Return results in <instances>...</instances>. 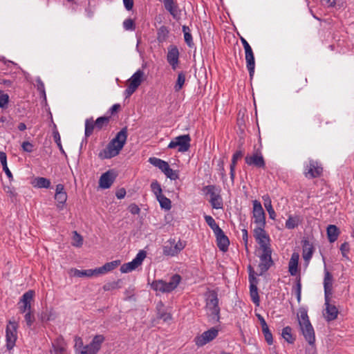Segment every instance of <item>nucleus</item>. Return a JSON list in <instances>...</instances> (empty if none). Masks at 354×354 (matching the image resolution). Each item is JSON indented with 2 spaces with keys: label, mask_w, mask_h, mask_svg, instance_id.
I'll use <instances>...</instances> for the list:
<instances>
[{
  "label": "nucleus",
  "mask_w": 354,
  "mask_h": 354,
  "mask_svg": "<svg viewBox=\"0 0 354 354\" xmlns=\"http://www.w3.org/2000/svg\"><path fill=\"white\" fill-rule=\"evenodd\" d=\"M127 127H123L115 137L107 145L106 147L99 153L101 159H109L116 156L126 143L128 133Z\"/></svg>",
  "instance_id": "1"
},
{
  "label": "nucleus",
  "mask_w": 354,
  "mask_h": 354,
  "mask_svg": "<svg viewBox=\"0 0 354 354\" xmlns=\"http://www.w3.org/2000/svg\"><path fill=\"white\" fill-rule=\"evenodd\" d=\"M206 308L207 314L213 322H218L220 319V308L217 292L214 290L209 292L206 299Z\"/></svg>",
  "instance_id": "2"
},
{
  "label": "nucleus",
  "mask_w": 354,
  "mask_h": 354,
  "mask_svg": "<svg viewBox=\"0 0 354 354\" xmlns=\"http://www.w3.org/2000/svg\"><path fill=\"white\" fill-rule=\"evenodd\" d=\"M144 72L142 70L137 71L128 80V86L125 90L127 97L131 96L139 87L144 80Z\"/></svg>",
  "instance_id": "3"
},
{
  "label": "nucleus",
  "mask_w": 354,
  "mask_h": 354,
  "mask_svg": "<svg viewBox=\"0 0 354 354\" xmlns=\"http://www.w3.org/2000/svg\"><path fill=\"white\" fill-rule=\"evenodd\" d=\"M190 141L191 138L189 134L179 136L170 142L168 148L174 149L178 147V151L185 152L190 148Z\"/></svg>",
  "instance_id": "4"
},
{
  "label": "nucleus",
  "mask_w": 354,
  "mask_h": 354,
  "mask_svg": "<svg viewBox=\"0 0 354 354\" xmlns=\"http://www.w3.org/2000/svg\"><path fill=\"white\" fill-rule=\"evenodd\" d=\"M105 337L102 335H96L89 344L84 346L80 354H97L100 351Z\"/></svg>",
  "instance_id": "5"
},
{
  "label": "nucleus",
  "mask_w": 354,
  "mask_h": 354,
  "mask_svg": "<svg viewBox=\"0 0 354 354\" xmlns=\"http://www.w3.org/2000/svg\"><path fill=\"white\" fill-rule=\"evenodd\" d=\"M253 218L257 226H266V213L258 201H253Z\"/></svg>",
  "instance_id": "6"
},
{
  "label": "nucleus",
  "mask_w": 354,
  "mask_h": 354,
  "mask_svg": "<svg viewBox=\"0 0 354 354\" xmlns=\"http://www.w3.org/2000/svg\"><path fill=\"white\" fill-rule=\"evenodd\" d=\"M218 330L214 327L211 328L202 333V335L196 337L195 343L198 346H203L216 337Z\"/></svg>",
  "instance_id": "7"
},
{
  "label": "nucleus",
  "mask_w": 354,
  "mask_h": 354,
  "mask_svg": "<svg viewBox=\"0 0 354 354\" xmlns=\"http://www.w3.org/2000/svg\"><path fill=\"white\" fill-rule=\"evenodd\" d=\"M17 323L12 322H10L6 327V347L8 350H11L15 345L17 338Z\"/></svg>",
  "instance_id": "8"
},
{
  "label": "nucleus",
  "mask_w": 354,
  "mask_h": 354,
  "mask_svg": "<svg viewBox=\"0 0 354 354\" xmlns=\"http://www.w3.org/2000/svg\"><path fill=\"white\" fill-rule=\"evenodd\" d=\"M271 254L272 250H263L262 254L260 256L261 262L259 264L260 269L259 275H262L274 264Z\"/></svg>",
  "instance_id": "9"
},
{
  "label": "nucleus",
  "mask_w": 354,
  "mask_h": 354,
  "mask_svg": "<svg viewBox=\"0 0 354 354\" xmlns=\"http://www.w3.org/2000/svg\"><path fill=\"white\" fill-rule=\"evenodd\" d=\"M245 161L250 166L262 169L266 167V162L261 152L257 151L252 155H247Z\"/></svg>",
  "instance_id": "10"
},
{
  "label": "nucleus",
  "mask_w": 354,
  "mask_h": 354,
  "mask_svg": "<svg viewBox=\"0 0 354 354\" xmlns=\"http://www.w3.org/2000/svg\"><path fill=\"white\" fill-rule=\"evenodd\" d=\"M300 329L304 336L305 339L311 346H313L315 342V336L313 327L310 322H308L306 324L301 325L300 323Z\"/></svg>",
  "instance_id": "11"
},
{
  "label": "nucleus",
  "mask_w": 354,
  "mask_h": 354,
  "mask_svg": "<svg viewBox=\"0 0 354 354\" xmlns=\"http://www.w3.org/2000/svg\"><path fill=\"white\" fill-rule=\"evenodd\" d=\"M116 175L115 173L109 170L105 173L102 174L99 180V187L102 189L109 188L113 183L115 179Z\"/></svg>",
  "instance_id": "12"
},
{
  "label": "nucleus",
  "mask_w": 354,
  "mask_h": 354,
  "mask_svg": "<svg viewBox=\"0 0 354 354\" xmlns=\"http://www.w3.org/2000/svg\"><path fill=\"white\" fill-rule=\"evenodd\" d=\"M216 238L217 246L219 250L222 252H226L228 250L230 245V240L228 237L225 234L223 230H220L215 234Z\"/></svg>",
  "instance_id": "13"
},
{
  "label": "nucleus",
  "mask_w": 354,
  "mask_h": 354,
  "mask_svg": "<svg viewBox=\"0 0 354 354\" xmlns=\"http://www.w3.org/2000/svg\"><path fill=\"white\" fill-rule=\"evenodd\" d=\"M245 60L247 68L252 78L254 73L255 61L254 56L251 46L245 49Z\"/></svg>",
  "instance_id": "14"
},
{
  "label": "nucleus",
  "mask_w": 354,
  "mask_h": 354,
  "mask_svg": "<svg viewBox=\"0 0 354 354\" xmlns=\"http://www.w3.org/2000/svg\"><path fill=\"white\" fill-rule=\"evenodd\" d=\"M179 51L176 46H170L169 48L167 59L168 63L172 66L173 69H176V66L178 63Z\"/></svg>",
  "instance_id": "15"
},
{
  "label": "nucleus",
  "mask_w": 354,
  "mask_h": 354,
  "mask_svg": "<svg viewBox=\"0 0 354 354\" xmlns=\"http://www.w3.org/2000/svg\"><path fill=\"white\" fill-rule=\"evenodd\" d=\"M314 252V247L312 243L307 239L302 241V256L306 264L308 263L312 258Z\"/></svg>",
  "instance_id": "16"
},
{
  "label": "nucleus",
  "mask_w": 354,
  "mask_h": 354,
  "mask_svg": "<svg viewBox=\"0 0 354 354\" xmlns=\"http://www.w3.org/2000/svg\"><path fill=\"white\" fill-rule=\"evenodd\" d=\"M257 316L260 322V324L261 326L262 332L263 333L265 340L266 341L268 344L272 345L273 344V337L266 322L261 315H257Z\"/></svg>",
  "instance_id": "17"
},
{
  "label": "nucleus",
  "mask_w": 354,
  "mask_h": 354,
  "mask_svg": "<svg viewBox=\"0 0 354 354\" xmlns=\"http://www.w3.org/2000/svg\"><path fill=\"white\" fill-rule=\"evenodd\" d=\"M323 171V168L318 165V162L314 160H310L309 162V169L306 175H309L310 178L319 177Z\"/></svg>",
  "instance_id": "18"
},
{
  "label": "nucleus",
  "mask_w": 354,
  "mask_h": 354,
  "mask_svg": "<svg viewBox=\"0 0 354 354\" xmlns=\"http://www.w3.org/2000/svg\"><path fill=\"white\" fill-rule=\"evenodd\" d=\"M325 306L326 314V316L325 317L326 319L328 322L335 320L339 313L338 309L334 304H331L330 302H325Z\"/></svg>",
  "instance_id": "19"
},
{
  "label": "nucleus",
  "mask_w": 354,
  "mask_h": 354,
  "mask_svg": "<svg viewBox=\"0 0 354 354\" xmlns=\"http://www.w3.org/2000/svg\"><path fill=\"white\" fill-rule=\"evenodd\" d=\"M299 259V254L297 252H294L288 263V272L291 276H295L298 272Z\"/></svg>",
  "instance_id": "20"
},
{
  "label": "nucleus",
  "mask_w": 354,
  "mask_h": 354,
  "mask_svg": "<svg viewBox=\"0 0 354 354\" xmlns=\"http://www.w3.org/2000/svg\"><path fill=\"white\" fill-rule=\"evenodd\" d=\"M121 263L120 260H115L111 262L106 263L104 266L97 268V272L98 275L103 274L106 272H110L115 269Z\"/></svg>",
  "instance_id": "21"
},
{
  "label": "nucleus",
  "mask_w": 354,
  "mask_h": 354,
  "mask_svg": "<svg viewBox=\"0 0 354 354\" xmlns=\"http://www.w3.org/2000/svg\"><path fill=\"white\" fill-rule=\"evenodd\" d=\"M180 280L181 277L179 274H176L170 278L169 282L165 281V286H164V288L165 289V292H169L174 290L180 282Z\"/></svg>",
  "instance_id": "22"
},
{
  "label": "nucleus",
  "mask_w": 354,
  "mask_h": 354,
  "mask_svg": "<svg viewBox=\"0 0 354 354\" xmlns=\"http://www.w3.org/2000/svg\"><path fill=\"white\" fill-rule=\"evenodd\" d=\"M243 152L241 149L237 150L233 155L232 162L230 164V178L232 183H234L235 176V167L237 163V160L242 158Z\"/></svg>",
  "instance_id": "23"
},
{
  "label": "nucleus",
  "mask_w": 354,
  "mask_h": 354,
  "mask_svg": "<svg viewBox=\"0 0 354 354\" xmlns=\"http://www.w3.org/2000/svg\"><path fill=\"white\" fill-rule=\"evenodd\" d=\"M266 226H257L254 230V237L256 240H260V239H266L267 240V242L270 241V236L267 234V232L265 230Z\"/></svg>",
  "instance_id": "24"
},
{
  "label": "nucleus",
  "mask_w": 354,
  "mask_h": 354,
  "mask_svg": "<svg viewBox=\"0 0 354 354\" xmlns=\"http://www.w3.org/2000/svg\"><path fill=\"white\" fill-rule=\"evenodd\" d=\"M266 226H257L254 230V237L256 240H260V239H266L267 240V242L270 241V236L267 234V232L265 230Z\"/></svg>",
  "instance_id": "25"
},
{
  "label": "nucleus",
  "mask_w": 354,
  "mask_h": 354,
  "mask_svg": "<svg viewBox=\"0 0 354 354\" xmlns=\"http://www.w3.org/2000/svg\"><path fill=\"white\" fill-rule=\"evenodd\" d=\"M328 239L330 243L335 242L339 234V228L335 225H329L326 230Z\"/></svg>",
  "instance_id": "26"
},
{
  "label": "nucleus",
  "mask_w": 354,
  "mask_h": 354,
  "mask_svg": "<svg viewBox=\"0 0 354 354\" xmlns=\"http://www.w3.org/2000/svg\"><path fill=\"white\" fill-rule=\"evenodd\" d=\"M174 239H170L163 247V254L165 256H175L178 254V250L174 248Z\"/></svg>",
  "instance_id": "27"
},
{
  "label": "nucleus",
  "mask_w": 354,
  "mask_h": 354,
  "mask_svg": "<svg viewBox=\"0 0 354 354\" xmlns=\"http://www.w3.org/2000/svg\"><path fill=\"white\" fill-rule=\"evenodd\" d=\"M74 276L77 277H91L93 276H97L98 273L97 272V269H89V270H80L77 269H74L73 270Z\"/></svg>",
  "instance_id": "28"
},
{
  "label": "nucleus",
  "mask_w": 354,
  "mask_h": 354,
  "mask_svg": "<svg viewBox=\"0 0 354 354\" xmlns=\"http://www.w3.org/2000/svg\"><path fill=\"white\" fill-rule=\"evenodd\" d=\"M149 162L153 166L159 168L162 172L169 166L167 162L156 157L149 158Z\"/></svg>",
  "instance_id": "29"
},
{
  "label": "nucleus",
  "mask_w": 354,
  "mask_h": 354,
  "mask_svg": "<svg viewBox=\"0 0 354 354\" xmlns=\"http://www.w3.org/2000/svg\"><path fill=\"white\" fill-rule=\"evenodd\" d=\"M32 185L38 188H49L50 181L49 179L44 177H37L32 181Z\"/></svg>",
  "instance_id": "30"
},
{
  "label": "nucleus",
  "mask_w": 354,
  "mask_h": 354,
  "mask_svg": "<svg viewBox=\"0 0 354 354\" xmlns=\"http://www.w3.org/2000/svg\"><path fill=\"white\" fill-rule=\"evenodd\" d=\"M257 283L250 284V294L252 302L257 306H259L260 299L258 293Z\"/></svg>",
  "instance_id": "31"
},
{
  "label": "nucleus",
  "mask_w": 354,
  "mask_h": 354,
  "mask_svg": "<svg viewBox=\"0 0 354 354\" xmlns=\"http://www.w3.org/2000/svg\"><path fill=\"white\" fill-rule=\"evenodd\" d=\"M263 199L264 201V206L269 214L270 218L274 220L275 218L276 214L274 209L272 208L270 197L268 195L264 196H263Z\"/></svg>",
  "instance_id": "32"
},
{
  "label": "nucleus",
  "mask_w": 354,
  "mask_h": 354,
  "mask_svg": "<svg viewBox=\"0 0 354 354\" xmlns=\"http://www.w3.org/2000/svg\"><path fill=\"white\" fill-rule=\"evenodd\" d=\"M299 314L297 315L298 317V322L299 324L300 325V323L301 325L306 324L308 322H310L308 316V312L306 308L304 307H300L299 308Z\"/></svg>",
  "instance_id": "33"
},
{
  "label": "nucleus",
  "mask_w": 354,
  "mask_h": 354,
  "mask_svg": "<svg viewBox=\"0 0 354 354\" xmlns=\"http://www.w3.org/2000/svg\"><path fill=\"white\" fill-rule=\"evenodd\" d=\"M156 198L158 201L162 209H165L166 210H169L171 208V202L170 199L167 198L163 194L158 196V197Z\"/></svg>",
  "instance_id": "34"
},
{
  "label": "nucleus",
  "mask_w": 354,
  "mask_h": 354,
  "mask_svg": "<svg viewBox=\"0 0 354 354\" xmlns=\"http://www.w3.org/2000/svg\"><path fill=\"white\" fill-rule=\"evenodd\" d=\"M281 336L289 344H292L295 340V338L292 335V328L290 326L283 328Z\"/></svg>",
  "instance_id": "35"
},
{
  "label": "nucleus",
  "mask_w": 354,
  "mask_h": 354,
  "mask_svg": "<svg viewBox=\"0 0 354 354\" xmlns=\"http://www.w3.org/2000/svg\"><path fill=\"white\" fill-rule=\"evenodd\" d=\"M95 128V122L93 118L86 119L85 121V137H89Z\"/></svg>",
  "instance_id": "36"
},
{
  "label": "nucleus",
  "mask_w": 354,
  "mask_h": 354,
  "mask_svg": "<svg viewBox=\"0 0 354 354\" xmlns=\"http://www.w3.org/2000/svg\"><path fill=\"white\" fill-rule=\"evenodd\" d=\"M55 199L57 201V207L59 209H63L64 204L67 200V194L66 192H63L60 194H55Z\"/></svg>",
  "instance_id": "37"
},
{
  "label": "nucleus",
  "mask_w": 354,
  "mask_h": 354,
  "mask_svg": "<svg viewBox=\"0 0 354 354\" xmlns=\"http://www.w3.org/2000/svg\"><path fill=\"white\" fill-rule=\"evenodd\" d=\"M53 349L50 350V354H67L66 349L58 341L52 345Z\"/></svg>",
  "instance_id": "38"
},
{
  "label": "nucleus",
  "mask_w": 354,
  "mask_h": 354,
  "mask_svg": "<svg viewBox=\"0 0 354 354\" xmlns=\"http://www.w3.org/2000/svg\"><path fill=\"white\" fill-rule=\"evenodd\" d=\"M110 120V117L108 116H102L98 118L95 121V128L97 130H101L103 127L107 126Z\"/></svg>",
  "instance_id": "39"
},
{
  "label": "nucleus",
  "mask_w": 354,
  "mask_h": 354,
  "mask_svg": "<svg viewBox=\"0 0 354 354\" xmlns=\"http://www.w3.org/2000/svg\"><path fill=\"white\" fill-rule=\"evenodd\" d=\"M205 220L207 224L211 227V229L214 231V234L222 230L215 222L214 219L209 215L205 216Z\"/></svg>",
  "instance_id": "40"
},
{
  "label": "nucleus",
  "mask_w": 354,
  "mask_h": 354,
  "mask_svg": "<svg viewBox=\"0 0 354 354\" xmlns=\"http://www.w3.org/2000/svg\"><path fill=\"white\" fill-rule=\"evenodd\" d=\"M122 279H118L116 281H112L105 283L102 288L104 291H109L117 288H121Z\"/></svg>",
  "instance_id": "41"
},
{
  "label": "nucleus",
  "mask_w": 354,
  "mask_h": 354,
  "mask_svg": "<svg viewBox=\"0 0 354 354\" xmlns=\"http://www.w3.org/2000/svg\"><path fill=\"white\" fill-rule=\"evenodd\" d=\"M71 244L75 247H81L83 244L82 236L77 233V231L73 232L72 243Z\"/></svg>",
  "instance_id": "42"
},
{
  "label": "nucleus",
  "mask_w": 354,
  "mask_h": 354,
  "mask_svg": "<svg viewBox=\"0 0 354 354\" xmlns=\"http://www.w3.org/2000/svg\"><path fill=\"white\" fill-rule=\"evenodd\" d=\"M138 266L136 264V263L133 261V260L131 262H129L127 263H124L120 267V271L122 273H127L129 272H131L133 270H135Z\"/></svg>",
  "instance_id": "43"
},
{
  "label": "nucleus",
  "mask_w": 354,
  "mask_h": 354,
  "mask_svg": "<svg viewBox=\"0 0 354 354\" xmlns=\"http://www.w3.org/2000/svg\"><path fill=\"white\" fill-rule=\"evenodd\" d=\"M296 285L295 288V292L297 296V300L298 303L301 301V277L299 275L296 278Z\"/></svg>",
  "instance_id": "44"
},
{
  "label": "nucleus",
  "mask_w": 354,
  "mask_h": 354,
  "mask_svg": "<svg viewBox=\"0 0 354 354\" xmlns=\"http://www.w3.org/2000/svg\"><path fill=\"white\" fill-rule=\"evenodd\" d=\"M53 136L54 140L56 142V144L57 145V146H58L61 153L66 156V153H65V151H64V149L62 147V145L61 144V140H60L59 133L57 131V130L56 129V126L55 125V130L53 132Z\"/></svg>",
  "instance_id": "45"
},
{
  "label": "nucleus",
  "mask_w": 354,
  "mask_h": 354,
  "mask_svg": "<svg viewBox=\"0 0 354 354\" xmlns=\"http://www.w3.org/2000/svg\"><path fill=\"white\" fill-rule=\"evenodd\" d=\"M9 95L0 90V108L4 109L8 107Z\"/></svg>",
  "instance_id": "46"
},
{
  "label": "nucleus",
  "mask_w": 354,
  "mask_h": 354,
  "mask_svg": "<svg viewBox=\"0 0 354 354\" xmlns=\"http://www.w3.org/2000/svg\"><path fill=\"white\" fill-rule=\"evenodd\" d=\"M163 173L171 180H176L179 178L178 171L173 170L169 166Z\"/></svg>",
  "instance_id": "47"
},
{
  "label": "nucleus",
  "mask_w": 354,
  "mask_h": 354,
  "mask_svg": "<svg viewBox=\"0 0 354 354\" xmlns=\"http://www.w3.org/2000/svg\"><path fill=\"white\" fill-rule=\"evenodd\" d=\"M210 202L213 208L221 209L223 207V202L219 195L211 197Z\"/></svg>",
  "instance_id": "48"
},
{
  "label": "nucleus",
  "mask_w": 354,
  "mask_h": 354,
  "mask_svg": "<svg viewBox=\"0 0 354 354\" xmlns=\"http://www.w3.org/2000/svg\"><path fill=\"white\" fill-rule=\"evenodd\" d=\"M164 286H165V281L162 280L154 281H153V283L151 285V288L153 290H155L156 291L159 290L162 292H165V289L164 288Z\"/></svg>",
  "instance_id": "49"
},
{
  "label": "nucleus",
  "mask_w": 354,
  "mask_h": 354,
  "mask_svg": "<svg viewBox=\"0 0 354 354\" xmlns=\"http://www.w3.org/2000/svg\"><path fill=\"white\" fill-rule=\"evenodd\" d=\"M34 294L35 292L33 290L27 291L23 295L21 301H22L24 304H30V301L32 299Z\"/></svg>",
  "instance_id": "50"
},
{
  "label": "nucleus",
  "mask_w": 354,
  "mask_h": 354,
  "mask_svg": "<svg viewBox=\"0 0 354 354\" xmlns=\"http://www.w3.org/2000/svg\"><path fill=\"white\" fill-rule=\"evenodd\" d=\"M151 188L153 194L156 195V198L158 197V196L162 194L161 186L157 180H154L153 182L151 183Z\"/></svg>",
  "instance_id": "51"
},
{
  "label": "nucleus",
  "mask_w": 354,
  "mask_h": 354,
  "mask_svg": "<svg viewBox=\"0 0 354 354\" xmlns=\"http://www.w3.org/2000/svg\"><path fill=\"white\" fill-rule=\"evenodd\" d=\"M185 75L183 74V73H180L178 75L177 82L175 85V91H178L182 88V87L185 83Z\"/></svg>",
  "instance_id": "52"
},
{
  "label": "nucleus",
  "mask_w": 354,
  "mask_h": 354,
  "mask_svg": "<svg viewBox=\"0 0 354 354\" xmlns=\"http://www.w3.org/2000/svg\"><path fill=\"white\" fill-rule=\"evenodd\" d=\"M298 225V219L296 217L289 216L286 222V227L288 229H294Z\"/></svg>",
  "instance_id": "53"
},
{
  "label": "nucleus",
  "mask_w": 354,
  "mask_h": 354,
  "mask_svg": "<svg viewBox=\"0 0 354 354\" xmlns=\"http://www.w3.org/2000/svg\"><path fill=\"white\" fill-rule=\"evenodd\" d=\"M124 28L127 30H135L136 24L133 19H127L123 22Z\"/></svg>",
  "instance_id": "54"
},
{
  "label": "nucleus",
  "mask_w": 354,
  "mask_h": 354,
  "mask_svg": "<svg viewBox=\"0 0 354 354\" xmlns=\"http://www.w3.org/2000/svg\"><path fill=\"white\" fill-rule=\"evenodd\" d=\"M147 253L144 250H140L136 255V258L133 259V261L136 264L139 266L142 264V262L146 257Z\"/></svg>",
  "instance_id": "55"
},
{
  "label": "nucleus",
  "mask_w": 354,
  "mask_h": 354,
  "mask_svg": "<svg viewBox=\"0 0 354 354\" xmlns=\"http://www.w3.org/2000/svg\"><path fill=\"white\" fill-rule=\"evenodd\" d=\"M333 275L327 270L325 271L324 287L333 286Z\"/></svg>",
  "instance_id": "56"
},
{
  "label": "nucleus",
  "mask_w": 354,
  "mask_h": 354,
  "mask_svg": "<svg viewBox=\"0 0 354 354\" xmlns=\"http://www.w3.org/2000/svg\"><path fill=\"white\" fill-rule=\"evenodd\" d=\"M248 270H249V281H250V284H252V283H258V280H257V277H255V272L254 271L253 268L250 265L248 266Z\"/></svg>",
  "instance_id": "57"
},
{
  "label": "nucleus",
  "mask_w": 354,
  "mask_h": 354,
  "mask_svg": "<svg viewBox=\"0 0 354 354\" xmlns=\"http://www.w3.org/2000/svg\"><path fill=\"white\" fill-rule=\"evenodd\" d=\"M333 286L324 287L325 302H330Z\"/></svg>",
  "instance_id": "58"
},
{
  "label": "nucleus",
  "mask_w": 354,
  "mask_h": 354,
  "mask_svg": "<svg viewBox=\"0 0 354 354\" xmlns=\"http://www.w3.org/2000/svg\"><path fill=\"white\" fill-rule=\"evenodd\" d=\"M259 244L261 249L263 250H271L270 248V242H267L266 239L256 240Z\"/></svg>",
  "instance_id": "59"
},
{
  "label": "nucleus",
  "mask_w": 354,
  "mask_h": 354,
  "mask_svg": "<svg viewBox=\"0 0 354 354\" xmlns=\"http://www.w3.org/2000/svg\"><path fill=\"white\" fill-rule=\"evenodd\" d=\"M21 147L26 152H32L33 151V145L28 141H25L22 143Z\"/></svg>",
  "instance_id": "60"
},
{
  "label": "nucleus",
  "mask_w": 354,
  "mask_h": 354,
  "mask_svg": "<svg viewBox=\"0 0 354 354\" xmlns=\"http://www.w3.org/2000/svg\"><path fill=\"white\" fill-rule=\"evenodd\" d=\"M25 321L28 326H30L35 322L34 315L30 311L25 315Z\"/></svg>",
  "instance_id": "61"
},
{
  "label": "nucleus",
  "mask_w": 354,
  "mask_h": 354,
  "mask_svg": "<svg viewBox=\"0 0 354 354\" xmlns=\"http://www.w3.org/2000/svg\"><path fill=\"white\" fill-rule=\"evenodd\" d=\"M157 317L158 319H163L165 322L171 319L170 314L164 313V312H161V311L158 312Z\"/></svg>",
  "instance_id": "62"
},
{
  "label": "nucleus",
  "mask_w": 354,
  "mask_h": 354,
  "mask_svg": "<svg viewBox=\"0 0 354 354\" xmlns=\"http://www.w3.org/2000/svg\"><path fill=\"white\" fill-rule=\"evenodd\" d=\"M185 41L188 45V46L192 47L194 45L192 36L190 32H185L184 35Z\"/></svg>",
  "instance_id": "63"
},
{
  "label": "nucleus",
  "mask_w": 354,
  "mask_h": 354,
  "mask_svg": "<svg viewBox=\"0 0 354 354\" xmlns=\"http://www.w3.org/2000/svg\"><path fill=\"white\" fill-rule=\"evenodd\" d=\"M129 210L133 214H138L140 212V209L139 208V207L134 203L131 204L129 206Z\"/></svg>",
  "instance_id": "64"
}]
</instances>
